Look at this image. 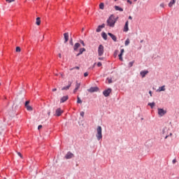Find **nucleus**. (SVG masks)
<instances>
[{"label":"nucleus","instance_id":"nucleus-1","mask_svg":"<svg viewBox=\"0 0 179 179\" xmlns=\"http://www.w3.org/2000/svg\"><path fill=\"white\" fill-rule=\"evenodd\" d=\"M116 22H117V20H115V17H114L112 15L109 17V18L106 21L107 26H109V27H114V26H115Z\"/></svg>","mask_w":179,"mask_h":179},{"label":"nucleus","instance_id":"nucleus-2","mask_svg":"<svg viewBox=\"0 0 179 179\" xmlns=\"http://www.w3.org/2000/svg\"><path fill=\"white\" fill-rule=\"evenodd\" d=\"M96 138L98 141H100L101 139H103V134H102V129L101 126H99L96 128Z\"/></svg>","mask_w":179,"mask_h":179},{"label":"nucleus","instance_id":"nucleus-3","mask_svg":"<svg viewBox=\"0 0 179 179\" xmlns=\"http://www.w3.org/2000/svg\"><path fill=\"white\" fill-rule=\"evenodd\" d=\"M104 54V46L103 45H99L98 48V55L99 57H101Z\"/></svg>","mask_w":179,"mask_h":179},{"label":"nucleus","instance_id":"nucleus-4","mask_svg":"<svg viewBox=\"0 0 179 179\" xmlns=\"http://www.w3.org/2000/svg\"><path fill=\"white\" fill-rule=\"evenodd\" d=\"M29 104H30V101H27L25 102V107L28 111H33V108L30 106Z\"/></svg>","mask_w":179,"mask_h":179},{"label":"nucleus","instance_id":"nucleus-5","mask_svg":"<svg viewBox=\"0 0 179 179\" xmlns=\"http://www.w3.org/2000/svg\"><path fill=\"white\" fill-rule=\"evenodd\" d=\"M167 113L166 110H164L163 108H158V115L159 117H163Z\"/></svg>","mask_w":179,"mask_h":179},{"label":"nucleus","instance_id":"nucleus-6","mask_svg":"<svg viewBox=\"0 0 179 179\" xmlns=\"http://www.w3.org/2000/svg\"><path fill=\"white\" fill-rule=\"evenodd\" d=\"M110 93H111V88L106 90L103 92V94L105 96V97H108V96H110Z\"/></svg>","mask_w":179,"mask_h":179},{"label":"nucleus","instance_id":"nucleus-7","mask_svg":"<svg viewBox=\"0 0 179 179\" xmlns=\"http://www.w3.org/2000/svg\"><path fill=\"white\" fill-rule=\"evenodd\" d=\"M90 93H94V92H99V87H92L88 90Z\"/></svg>","mask_w":179,"mask_h":179},{"label":"nucleus","instance_id":"nucleus-8","mask_svg":"<svg viewBox=\"0 0 179 179\" xmlns=\"http://www.w3.org/2000/svg\"><path fill=\"white\" fill-rule=\"evenodd\" d=\"M129 24V22L128 21H127L125 24H124V29H123V31L127 32V31H128V30H129V28L128 27Z\"/></svg>","mask_w":179,"mask_h":179},{"label":"nucleus","instance_id":"nucleus-9","mask_svg":"<svg viewBox=\"0 0 179 179\" xmlns=\"http://www.w3.org/2000/svg\"><path fill=\"white\" fill-rule=\"evenodd\" d=\"M80 48V43H76L74 46H73V51L77 52L78 49Z\"/></svg>","mask_w":179,"mask_h":179},{"label":"nucleus","instance_id":"nucleus-10","mask_svg":"<svg viewBox=\"0 0 179 179\" xmlns=\"http://www.w3.org/2000/svg\"><path fill=\"white\" fill-rule=\"evenodd\" d=\"M62 113H64V111H62V110H61V108H57L56 110V115L57 117H60V115H62Z\"/></svg>","mask_w":179,"mask_h":179},{"label":"nucleus","instance_id":"nucleus-11","mask_svg":"<svg viewBox=\"0 0 179 179\" xmlns=\"http://www.w3.org/2000/svg\"><path fill=\"white\" fill-rule=\"evenodd\" d=\"M85 51H86V49L85 48H80L79 52L76 55V57H79V55H82V54H83Z\"/></svg>","mask_w":179,"mask_h":179},{"label":"nucleus","instance_id":"nucleus-12","mask_svg":"<svg viewBox=\"0 0 179 179\" xmlns=\"http://www.w3.org/2000/svg\"><path fill=\"white\" fill-rule=\"evenodd\" d=\"M71 85H72V81H69V85H67L66 87H63L62 88V90H69V87H71Z\"/></svg>","mask_w":179,"mask_h":179},{"label":"nucleus","instance_id":"nucleus-13","mask_svg":"<svg viewBox=\"0 0 179 179\" xmlns=\"http://www.w3.org/2000/svg\"><path fill=\"white\" fill-rule=\"evenodd\" d=\"M64 43H68V41L69 40V34L68 33H64Z\"/></svg>","mask_w":179,"mask_h":179},{"label":"nucleus","instance_id":"nucleus-14","mask_svg":"<svg viewBox=\"0 0 179 179\" xmlns=\"http://www.w3.org/2000/svg\"><path fill=\"white\" fill-rule=\"evenodd\" d=\"M149 73V71H142L140 72V75L142 78H145V76H146V75Z\"/></svg>","mask_w":179,"mask_h":179},{"label":"nucleus","instance_id":"nucleus-15","mask_svg":"<svg viewBox=\"0 0 179 179\" xmlns=\"http://www.w3.org/2000/svg\"><path fill=\"white\" fill-rule=\"evenodd\" d=\"M108 35L110 36V37L112 38V40H113L115 42L117 41V36H115V35L111 34V33H108Z\"/></svg>","mask_w":179,"mask_h":179},{"label":"nucleus","instance_id":"nucleus-16","mask_svg":"<svg viewBox=\"0 0 179 179\" xmlns=\"http://www.w3.org/2000/svg\"><path fill=\"white\" fill-rule=\"evenodd\" d=\"M79 87H80V83H78V82H76V88L73 90V93H76V92H78V90H79Z\"/></svg>","mask_w":179,"mask_h":179},{"label":"nucleus","instance_id":"nucleus-17","mask_svg":"<svg viewBox=\"0 0 179 179\" xmlns=\"http://www.w3.org/2000/svg\"><path fill=\"white\" fill-rule=\"evenodd\" d=\"M72 157H73V154L71 152H68L65 156L66 159H72Z\"/></svg>","mask_w":179,"mask_h":179},{"label":"nucleus","instance_id":"nucleus-18","mask_svg":"<svg viewBox=\"0 0 179 179\" xmlns=\"http://www.w3.org/2000/svg\"><path fill=\"white\" fill-rule=\"evenodd\" d=\"M115 10H119V12H124V8L118 6H115Z\"/></svg>","mask_w":179,"mask_h":179},{"label":"nucleus","instance_id":"nucleus-19","mask_svg":"<svg viewBox=\"0 0 179 179\" xmlns=\"http://www.w3.org/2000/svg\"><path fill=\"white\" fill-rule=\"evenodd\" d=\"M68 99H69L68 96H64L62 97L60 99V103H65V101H66V100H68Z\"/></svg>","mask_w":179,"mask_h":179},{"label":"nucleus","instance_id":"nucleus-20","mask_svg":"<svg viewBox=\"0 0 179 179\" xmlns=\"http://www.w3.org/2000/svg\"><path fill=\"white\" fill-rule=\"evenodd\" d=\"M36 24H37V26H40V24H41V20L39 17L36 18Z\"/></svg>","mask_w":179,"mask_h":179},{"label":"nucleus","instance_id":"nucleus-21","mask_svg":"<svg viewBox=\"0 0 179 179\" xmlns=\"http://www.w3.org/2000/svg\"><path fill=\"white\" fill-rule=\"evenodd\" d=\"M174 3H176V0H172L169 2V8H172L173 7V5H174Z\"/></svg>","mask_w":179,"mask_h":179},{"label":"nucleus","instance_id":"nucleus-22","mask_svg":"<svg viewBox=\"0 0 179 179\" xmlns=\"http://www.w3.org/2000/svg\"><path fill=\"white\" fill-rule=\"evenodd\" d=\"M165 90H166V88L164 85L159 87V92H164Z\"/></svg>","mask_w":179,"mask_h":179},{"label":"nucleus","instance_id":"nucleus-23","mask_svg":"<svg viewBox=\"0 0 179 179\" xmlns=\"http://www.w3.org/2000/svg\"><path fill=\"white\" fill-rule=\"evenodd\" d=\"M134 64H135V60H133L132 62H130L129 63V68H131V66H134Z\"/></svg>","mask_w":179,"mask_h":179},{"label":"nucleus","instance_id":"nucleus-24","mask_svg":"<svg viewBox=\"0 0 179 179\" xmlns=\"http://www.w3.org/2000/svg\"><path fill=\"white\" fill-rule=\"evenodd\" d=\"M102 37L104 40H107V34H106V32H103Z\"/></svg>","mask_w":179,"mask_h":179},{"label":"nucleus","instance_id":"nucleus-25","mask_svg":"<svg viewBox=\"0 0 179 179\" xmlns=\"http://www.w3.org/2000/svg\"><path fill=\"white\" fill-rule=\"evenodd\" d=\"M148 106H150V107H151V108H153V107H155V106H156V103H155V102L149 103Z\"/></svg>","mask_w":179,"mask_h":179},{"label":"nucleus","instance_id":"nucleus-26","mask_svg":"<svg viewBox=\"0 0 179 179\" xmlns=\"http://www.w3.org/2000/svg\"><path fill=\"white\" fill-rule=\"evenodd\" d=\"M129 43H130V41H129V38H127L126 41H125V42H124V45H129Z\"/></svg>","mask_w":179,"mask_h":179},{"label":"nucleus","instance_id":"nucleus-27","mask_svg":"<svg viewBox=\"0 0 179 179\" xmlns=\"http://www.w3.org/2000/svg\"><path fill=\"white\" fill-rule=\"evenodd\" d=\"M96 31V33H100V31H101V27L100 25L98 26Z\"/></svg>","mask_w":179,"mask_h":179},{"label":"nucleus","instance_id":"nucleus-28","mask_svg":"<svg viewBox=\"0 0 179 179\" xmlns=\"http://www.w3.org/2000/svg\"><path fill=\"white\" fill-rule=\"evenodd\" d=\"M77 103L78 104H82V100L80 99V98L79 96L77 97Z\"/></svg>","mask_w":179,"mask_h":179},{"label":"nucleus","instance_id":"nucleus-29","mask_svg":"<svg viewBox=\"0 0 179 179\" xmlns=\"http://www.w3.org/2000/svg\"><path fill=\"white\" fill-rule=\"evenodd\" d=\"M99 8L102 10L104 9V3H101L99 4Z\"/></svg>","mask_w":179,"mask_h":179},{"label":"nucleus","instance_id":"nucleus-30","mask_svg":"<svg viewBox=\"0 0 179 179\" xmlns=\"http://www.w3.org/2000/svg\"><path fill=\"white\" fill-rule=\"evenodd\" d=\"M166 132H167V127H164L162 130L163 135H166Z\"/></svg>","mask_w":179,"mask_h":179},{"label":"nucleus","instance_id":"nucleus-31","mask_svg":"<svg viewBox=\"0 0 179 179\" xmlns=\"http://www.w3.org/2000/svg\"><path fill=\"white\" fill-rule=\"evenodd\" d=\"M119 59H120V61H124V59H122V53H120V54L119 55Z\"/></svg>","mask_w":179,"mask_h":179},{"label":"nucleus","instance_id":"nucleus-32","mask_svg":"<svg viewBox=\"0 0 179 179\" xmlns=\"http://www.w3.org/2000/svg\"><path fill=\"white\" fill-rule=\"evenodd\" d=\"M16 52H20L21 50H20V47H17L15 49Z\"/></svg>","mask_w":179,"mask_h":179},{"label":"nucleus","instance_id":"nucleus-33","mask_svg":"<svg viewBox=\"0 0 179 179\" xmlns=\"http://www.w3.org/2000/svg\"><path fill=\"white\" fill-rule=\"evenodd\" d=\"M6 1L8 3H12V2H15V0H6Z\"/></svg>","mask_w":179,"mask_h":179},{"label":"nucleus","instance_id":"nucleus-34","mask_svg":"<svg viewBox=\"0 0 179 179\" xmlns=\"http://www.w3.org/2000/svg\"><path fill=\"white\" fill-rule=\"evenodd\" d=\"M80 115L81 117H85V112L81 111L80 113Z\"/></svg>","mask_w":179,"mask_h":179},{"label":"nucleus","instance_id":"nucleus-35","mask_svg":"<svg viewBox=\"0 0 179 179\" xmlns=\"http://www.w3.org/2000/svg\"><path fill=\"white\" fill-rule=\"evenodd\" d=\"M99 27H101V29H104V27H106V24H102L101 25H99Z\"/></svg>","mask_w":179,"mask_h":179},{"label":"nucleus","instance_id":"nucleus-36","mask_svg":"<svg viewBox=\"0 0 179 179\" xmlns=\"http://www.w3.org/2000/svg\"><path fill=\"white\" fill-rule=\"evenodd\" d=\"M17 155H18V156H20V157L21 159H23V155H22V153L17 152Z\"/></svg>","mask_w":179,"mask_h":179},{"label":"nucleus","instance_id":"nucleus-37","mask_svg":"<svg viewBox=\"0 0 179 179\" xmlns=\"http://www.w3.org/2000/svg\"><path fill=\"white\" fill-rule=\"evenodd\" d=\"M80 44H82L83 45V47H85V42L83 41H80Z\"/></svg>","mask_w":179,"mask_h":179},{"label":"nucleus","instance_id":"nucleus-38","mask_svg":"<svg viewBox=\"0 0 179 179\" xmlns=\"http://www.w3.org/2000/svg\"><path fill=\"white\" fill-rule=\"evenodd\" d=\"M84 76H85V78H86L87 76H89V73L87 72H85L84 73Z\"/></svg>","mask_w":179,"mask_h":179},{"label":"nucleus","instance_id":"nucleus-39","mask_svg":"<svg viewBox=\"0 0 179 179\" xmlns=\"http://www.w3.org/2000/svg\"><path fill=\"white\" fill-rule=\"evenodd\" d=\"M70 44L71 45H73V41L72 40V38L70 40Z\"/></svg>","mask_w":179,"mask_h":179},{"label":"nucleus","instance_id":"nucleus-40","mask_svg":"<svg viewBox=\"0 0 179 179\" xmlns=\"http://www.w3.org/2000/svg\"><path fill=\"white\" fill-rule=\"evenodd\" d=\"M128 3H129L130 5H132V1L131 0H127Z\"/></svg>","mask_w":179,"mask_h":179},{"label":"nucleus","instance_id":"nucleus-41","mask_svg":"<svg viewBox=\"0 0 179 179\" xmlns=\"http://www.w3.org/2000/svg\"><path fill=\"white\" fill-rule=\"evenodd\" d=\"M108 83H113V80H111V78L110 79H108Z\"/></svg>","mask_w":179,"mask_h":179},{"label":"nucleus","instance_id":"nucleus-42","mask_svg":"<svg viewBox=\"0 0 179 179\" xmlns=\"http://www.w3.org/2000/svg\"><path fill=\"white\" fill-rule=\"evenodd\" d=\"M160 6H161V8H164V3H162L160 4Z\"/></svg>","mask_w":179,"mask_h":179},{"label":"nucleus","instance_id":"nucleus-43","mask_svg":"<svg viewBox=\"0 0 179 179\" xmlns=\"http://www.w3.org/2000/svg\"><path fill=\"white\" fill-rule=\"evenodd\" d=\"M97 66H99V67L101 66V62H98Z\"/></svg>","mask_w":179,"mask_h":179},{"label":"nucleus","instance_id":"nucleus-44","mask_svg":"<svg viewBox=\"0 0 179 179\" xmlns=\"http://www.w3.org/2000/svg\"><path fill=\"white\" fill-rule=\"evenodd\" d=\"M43 128V125H39L38 127V129H41Z\"/></svg>","mask_w":179,"mask_h":179},{"label":"nucleus","instance_id":"nucleus-45","mask_svg":"<svg viewBox=\"0 0 179 179\" xmlns=\"http://www.w3.org/2000/svg\"><path fill=\"white\" fill-rule=\"evenodd\" d=\"M172 162H173V164H176V163H177V160L173 159V160L172 161Z\"/></svg>","mask_w":179,"mask_h":179},{"label":"nucleus","instance_id":"nucleus-46","mask_svg":"<svg viewBox=\"0 0 179 179\" xmlns=\"http://www.w3.org/2000/svg\"><path fill=\"white\" fill-rule=\"evenodd\" d=\"M124 49H122V50H121V52H120V54L123 55V54H124Z\"/></svg>","mask_w":179,"mask_h":179},{"label":"nucleus","instance_id":"nucleus-47","mask_svg":"<svg viewBox=\"0 0 179 179\" xmlns=\"http://www.w3.org/2000/svg\"><path fill=\"white\" fill-rule=\"evenodd\" d=\"M99 61H102L103 59H104V58L103 57H99Z\"/></svg>","mask_w":179,"mask_h":179},{"label":"nucleus","instance_id":"nucleus-48","mask_svg":"<svg viewBox=\"0 0 179 179\" xmlns=\"http://www.w3.org/2000/svg\"><path fill=\"white\" fill-rule=\"evenodd\" d=\"M52 90V92H57V88H54Z\"/></svg>","mask_w":179,"mask_h":179},{"label":"nucleus","instance_id":"nucleus-49","mask_svg":"<svg viewBox=\"0 0 179 179\" xmlns=\"http://www.w3.org/2000/svg\"><path fill=\"white\" fill-rule=\"evenodd\" d=\"M59 57L62 58V55H61V53L59 54Z\"/></svg>","mask_w":179,"mask_h":179},{"label":"nucleus","instance_id":"nucleus-50","mask_svg":"<svg viewBox=\"0 0 179 179\" xmlns=\"http://www.w3.org/2000/svg\"><path fill=\"white\" fill-rule=\"evenodd\" d=\"M149 94H150V96L152 97V91H149Z\"/></svg>","mask_w":179,"mask_h":179},{"label":"nucleus","instance_id":"nucleus-51","mask_svg":"<svg viewBox=\"0 0 179 179\" xmlns=\"http://www.w3.org/2000/svg\"><path fill=\"white\" fill-rule=\"evenodd\" d=\"M74 69H79V66H76Z\"/></svg>","mask_w":179,"mask_h":179},{"label":"nucleus","instance_id":"nucleus-52","mask_svg":"<svg viewBox=\"0 0 179 179\" xmlns=\"http://www.w3.org/2000/svg\"><path fill=\"white\" fill-rule=\"evenodd\" d=\"M117 52H118V50H115V55H117Z\"/></svg>","mask_w":179,"mask_h":179},{"label":"nucleus","instance_id":"nucleus-53","mask_svg":"<svg viewBox=\"0 0 179 179\" xmlns=\"http://www.w3.org/2000/svg\"><path fill=\"white\" fill-rule=\"evenodd\" d=\"M129 19L132 20V17H131V16H129Z\"/></svg>","mask_w":179,"mask_h":179},{"label":"nucleus","instance_id":"nucleus-54","mask_svg":"<svg viewBox=\"0 0 179 179\" xmlns=\"http://www.w3.org/2000/svg\"><path fill=\"white\" fill-rule=\"evenodd\" d=\"M169 136V135H166V136H165V139H167V137Z\"/></svg>","mask_w":179,"mask_h":179},{"label":"nucleus","instance_id":"nucleus-55","mask_svg":"<svg viewBox=\"0 0 179 179\" xmlns=\"http://www.w3.org/2000/svg\"><path fill=\"white\" fill-rule=\"evenodd\" d=\"M169 135H170V136H173V134L170 133Z\"/></svg>","mask_w":179,"mask_h":179},{"label":"nucleus","instance_id":"nucleus-56","mask_svg":"<svg viewBox=\"0 0 179 179\" xmlns=\"http://www.w3.org/2000/svg\"><path fill=\"white\" fill-rule=\"evenodd\" d=\"M50 114H51V112H49V113H48V115H50Z\"/></svg>","mask_w":179,"mask_h":179},{"label":"nucleus","instance_id":"nucleus-57","mask_svg":"<svg viewBox=\"0 0 179 179\" xmlns=\"http://www.w3.org/2000/svg\"><path fill=\"white\" fill-rule=\"evenodd\" d=\"M117 1H118V0H115V2H117Z\"/></svg>","mask_w":179,"mask_h":179},{"label":"nucleus","instance_id":"nucleus-58","mask_svg":"<svg viewBox=\"0 0 179 179\" xmlns=\"http://www.w3.org/2000/svg\"><path fill=\"white\" fill-rule=\"evenodd\" d=\"M136 1H138V0H134V2H136Z\"/></svg>","mask_w":179,"mask_h":179},{"label":"nucleus","instance_id":"nucleus-59","mask_svg":"<svg viewBox=\"0 0 179 179\" xmlns=\"http://www.w3.org/2000/svg\"><path fill=\"white\" fill-rule=\"evenodd\" d=\"M143 41H141V43H143Z\"/></svg>","mask_w":179,"mask_h":179},{"label":"nucleus","instance_id":"nucleus-60","mask_svg":"<svg viewBox=\"0 0 179 179\" xmlns=\"http://www.w3.org/2000/svg\"><path fill=\"white\" fill-rule=\"evenodd\" d=\"M0 86H1V83H0Z\"/></svg>","mask_w":179,"mask_h":179},{"label":"nucleus","instance_id":"nucleus-61","mask_svg":"<svg viewBox=\"0 0 179 179\" xmlns=\"http://www.w3.org/2000/svg\"><path fill=\"white\" fill-rule=\"evenodd\" d=\"M0 135H1V132H0Z\"/></svg>","mask_w":179,"mask_h":179}]
</instances>
